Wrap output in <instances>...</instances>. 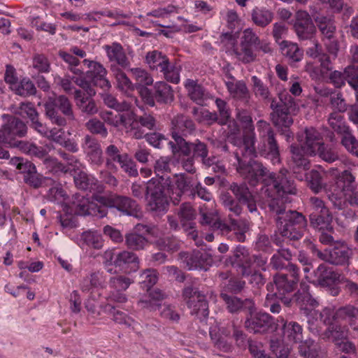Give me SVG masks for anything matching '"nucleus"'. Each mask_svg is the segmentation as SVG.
Instances as JSON below:
<instances>
[{
  "label": "nucleus",
  "instance_id": "30",
  "mask_svg": "<svg viewBox=\"0 0 358 358\" xmlns=\"http://www.w3.org/2000/svg\"><path fill=\"white\" fill-rule=\"evenodd\" d=\"M103 49L106 51L109 61L115 62L122 67L129 65L128 59L120 43H113L110 45H105Z\"/></svg>",
  "mask_w": 358,
  "mask_h": 358
},
{
  "label": "nucleus",
  "instance_id": "60",
  "mask_svg": "<svg viewBox=\"0 0 358 358\" xmlns=\"http://www.w3.org/2000/svg\"><path fill=\"white\" fill-rule=\"evenodd\" d=\"M102 98L107 106L117 111H127L130 110L131 104L129 103L127 101L118 103L117 99L111 94L104 93L102 94Z\"/></svg>",
  "mask_w": 358,
  "mask_h": 358
},
{
  "label": "nucleus",
  "instance_id": "22",
  "mask_svg": "<svg viewBox=\"0 0 358 358\" xmlns=\"http://www.w3.org/2000/svg\"><path fill=\"white\" fill-rule=\"evenodd\" d=\"M352 249L345 242H337L330 250V263L343 265L352 257Z\"/></svg>",
  "mask_w": 358,
  "mask_h": 358
},
{
  "label": "nucleus",
  "instance_id": "28",
  "mask_svg": "<svg viewBox=\"0 0 358 358\" xmlns=\"http://www.w3.org/2000/svg\"><path fill=\"white\" fill-rule=\"evenodd\" d=\"M105 280L100 272L92 273L84 277L80 283L82 292L87 294H93L96 289L104 286Z\"/></svg>",
  "mask_w": 358,
  "mask_h": 358
},
{
  "label": "nucleus",
  "instance_id": "8",
  "mask_svg": "<svg viewBox=\"0 0 358 358\" xmlns=\"http://www.w3.org/2000/svg\"><path fill=\"white\" fill-rule=\"evenodd\" d=\"M237 118L243 124L245 129L243 139L241 140V138L229 136V141L238 147L235 154L238 152L240 159H241L240 155L243 158H250L254 156L255 152V134L253 132L254 127L252 124V117L248 111L240 110L237 113Z\"/></svg>",
  "mask_w": 358,
  "mask_h": 358
},
{
  "label": "nucleus",
  "instance_id": "42",
  "mask_svg": "<svg viewBox=\"0 0 358 358\" xmlns=\"http://www.w3.org/2000/svg\"><path fill=\"white\" fill-rule=\"evenodd\" d=\"M282 331L284 338L290 342H300L303 338L302 327L296 322L285 323Z\"/></svg>",
  "mask_w": 358,
  "mask_h": 358
},
{
  "label": "nucleus",
  "instance_id": "31",
  "mask_svg": "<svg viewBox=\"0 0 358 358\" xmlns=\"http://www.w3.org/2000/svg\"><path fill=\"white\" fill-rule=\"evenodd\" d=\"M337 322L331 321L329 323H324L328 325L324 333L325 337L331 339L335 344L342 340L347 339L349 332L348 328L346 326L339 324Z\"/></svg>",
  "mask_w": 358,
  "mask_h": 358
},
{
  "label": "nucleus",
  "instance_id": "15",
  "mask_svg": "<svg viewBox=\"0 0 358 358\" xmlns=\"http://www.w3.org/2000/svg\"><path fill=\"white\" fill-rule=\"evenodd\" d=\"M299 281V269L294 264H289L286 273H279L273 277L274 285L280 296L294 291Z\"/></svg>",
  "mask_w": 358,
  "mask_h": 358
},
{
  "label": "nucleus",
  "instance_id": "36",
  "mask_svg": "<svg viewBox=\"0 0 358 358\" xmlns=\"http://www.w3.org/2000/svg\"><path fill=\"white\" fill-rule=\"evenodd\" d=\"M321 69L315 68L312 63H307L306 65V71L309 73L313 79H319L321 76L327 73L331 69V64L329 57L323 53L319 57Z\"/></svg>",
  "mask_w": 358,
  "mask_h": 358
},
{
  "label": "nucleus",
  "instance_id": "64",
  "mask_svg": "<svg viewBox=\"0 0 358 358\" xmlns=\"http://www.w3.org/2000/svg\"><path fill=\"white\" fill-rule=\"evenodd\" d=\"M32 66L39 73H48L50 69V63L44 55L37 54L33 57Z\"/></svg>",
  "mask_w": 358,
  "mask_h": 358
},
{
  "label": "nucleus",
  "instance_id": "55",
  "mask_svg": "<svg viewBox=\"0 0 358 358\" xmlns=\"http://www.w3.org/2000/svg\"><path fill=\"white\" fill-rule=\"evenodd\" d=\"M115 76L117 81V88L129 96L130 92L134 90V85L132 84L129 78L121 70H117L115 72Z\"/></svg>",
  "mask_w": 358,
  "mask_h": 358
},
{
  "label": "nucleus",
  "instance_id": "20",
  "mask_svg": "<svg viewBox=\"0 0 358 358\" xmlns=\"http://www.w3.org/2000/svg\"><path fill=\"white\" fill-rule=\"evenodd\" d=\"M172 125V137L174 140V142L169 141L167 143L171 148L172 152L175 154L177 152L178 147L176 143V138L174 137L175 134L178 136H181L180 134L185 135L186 133L190 132L194 129V124L193 122L188 117L182 115H178L173 119Z\"/></svg>",
  "mask_w": 358,
  "mask_h": 358
},
{
  "label": "nucleus",
  "instance_id": "17",
  "mask_svg": "<svg viewBox=\"0 0 358 358\" xmlns=\"http://www.w3.org/2000/svg\"><path fill=\"white\" fill-rule=\"evenodd\" d=\"M83 63L89 69L86 72V78L94 85L103 90H108L111 87L110 83L106 78L107 70L101 64L86 59L83 60Z\"/></svg>",
  "mask_w": 358,
  "mask_h": 358
},
{
  "label": "nucleus",
  "instance_id": "25",
  "mask_svg": "<svg viewBox=\"0 0 358 358\" xmlns=\"http://www.w3.org/2000/svg\"><path fill=\"white\" fill-rule=\"evenodd\" d=\"M303 167L297 168L293 164V172L296 175V178L299 180L306 179L310 185L311 189L317 193L322 187V178L320 173L317 171L312 170L309 173H307Z\"/></svg>",
  "mask_w": 358,
  "mask_h": 358
},
{
  "label": "nucleus",
  "instance_id": "16",
  "mask_svg": "<svg viewBox=\"0 0 358 358\" xmlns=\"http://www.w3.org/2000/svg\"><path fill=\"white\" fill-rule=\"evenodd\" d=\"M176 143L177 145V152H180L185 157H188L193 152L194 157H199L202 159L203 163L210 166L213 163L210 158H206L208 150L206 145L196 140L194 143H189L182 136H178L175 134Z\"/></svg>",
  "mask_w": 358,
  "mask_h": 358
},
{
  "label": "nucleus",
  "instance_id": "1",
  "mask_svg": "<svg viewBox=\"0 0 358 358\" xmlns=\"http://www.w3.org/2000/svg\"><path fill=\"white\" fill-rule=\"evenodd\" d=\"M309 285L301 282L300 289L296 294V299L302 313L307 317L309 327H317L320 322L329 323L331 321H346L354 329L358 330V308L347 305L334 310L330 307L322 311L315 310L317 301L308 292Z\"/></svg>",
  "mask_w": 358,
  "mask_h": 358
},
{
  "label": "nucleus",
  "instance_id": "58",
  "mask_svg": "<svg viewBox=\"0 0 358 358\" xmlns=\"http://www.w3.org/2000/svg\"><path fill=\"white\" fill-rule=\"evenodd\" d=\"M46 197L47 199L51 202L62 205L65 203L67 195L61 185H57L48 190Z\"/></svg>",
  "mask_w": 358,
  "mask_h": 358
},
{
  "label": "nucleus",
  "instance_id": "34",
  "mask_svg": "<svg viewBox=\"0 0 358 358\" xmlns=\"http://www.w3.org/2000/svg\"><path fill=\"white\" fill-rule=\"evenodd\" d=\"M93 96H85L80 90H75V99L76 105L82 110L89 115H94L98 112V108L92 99Z\"/></svg>",
  "mask_w": 358,
  "mask_h": 358
},
{
  "label": "nucleus",
  "instance_id": "45",
  "mask_svg": "<svg viewBox=\"0 0 358 358\" xmlns=\"http://www.w3.org/2000/svg\"><path fill=\"white\" fill-rule=\"evenodd\" d=\"M69 70L75 75L72 80L78 86L82 87L90 96H94L96 92L83 76V71L77 67V66H69Z\"/></svg>",
  "mask_w": 358,
  "mask_h": 358
},
{
  "label": "nucleus",
  "instance_id": "39",
  "mask_svg": "<svg viewBox=\"0 0 358 358\" xmlns=\"http://www.w3.org/2000/svg\"><path fill=\"white\" fill-rule=\"evenodd\" d=\"M299 352L305 358H320L324 355L320 344L313 340H306L301 343Z\"/></svg>",
  "mask_w": 358,
  "mask_h": 358
},
{
  "label": "nucleus",
  "instance_id": "12",
  "mask_svg": "<svg viewBox=\"0 0 358 358\" xmlns=\"http://www.w3.org/2000/svg\"><path fill=\"white\" fill-rule=\"evenodd\" d=\"M26 133V124L20 120L11 117L0 129V143L18 148L20 141H15V138L22 137Z\"/></svg>",
  "mask_w": 358,
  "mask_h": 358
},
{
  "label": "nucleus",
  "instance_id": "3",
  "mask_svg": "<svg viewBox=\"0 0 358 358\" xmlns=\"http://www.w3.org/2000/svg\"><path fill=\"white\" fill-rule=\"evenodd\" d=\"M236 158L238 162L237 171L250 185H255L259 181L263 180L266 185L268 187L266 191L269 189L275 191L277 195L270 202L274 199H279L280 205L281 202L285 204L283 199L285 194H296V187L293 181L287 178L286 176L287 171L286 170L280 171L277 176L270 173L267 176L266 169L264 167L262 164L252 160H250L245 164V160L239 158L238 152L236 153Z\"/></svg>",
  "mask_w": 358,
  "mask_h": 358
},
{
  "label": "nucleus",
  "instance_id": "18",
  "mask_svg": "<svg viewBox=\"0 0 358 358\" xmlns=\"http://www.w3.org/2000/svg\"><path fill=\"white\" fill-rule=\"evenodd\" d=\"M257 131L262 138L267 137L268 146L266 157L270 159L273 164L280 162V154L277 142L274 138L273 131L268 123L259 120L257 124Z\"/></svg>",
  "mask_w": 358,
  "mask_h": 358
},
{
  "label": "nucleus",
  "instance_id": "41",
  "mask_svg": "<svg viewBox=\"0 0 358 358\" xmlns=\"http://www.w3.org/2000/svg\"><path fill=\"white\" fill-rule=\"evenodd\" d=\"M145 60L150 69L153 70L159 69L160 71L166 68L169 62L166 56L157 50L148 52Z\"/></svg>",
  "mask_w": 358,
  "mask_h": 358
},
{
  "label": "nucleus",
  "instance_id": "19",
  "mask_svg": "<svg viewBox=\"0 0 358 358\" xmlns=\"http://www.w3.org/2000/svg\"><path fill=\"white\" fill-rule=\"evenodd\" d=\"M294 29L300 40H310L315 33V27L311 17L304 10H299L296 13Z\"/></svg>",
  "mask_w": 358,
  "mask_h": 358
},
{
  "label": "nucleus",
  "instance_id": "27",
  "mask_svg": "<svg viewBox=\"0 0 358 358\" xmlns=\"http://www.w3.org/2000/svg\"><path fill=\"white\" fill-rule=\"evenodd\" d=\"M306 278L313 283L321 286H329L336 279V274L324 264H320L313 272V278L306 275Z\"/></svg>",
  "mask_w": 358,
  "mask_h": 358
},
{
  "label": "nucleus",
  "instance_id": "24",
  "mask_svg": "<svg viewBox=\"0 0 358 358\" xmlns=\"http://www.w3.org/2000/svg\"><path fill=\"white\" fill-rule=\"evenodd\" d=\"M123 113H118L114 114L113 112L106 111L101 114V118L108 124L114 127L123 126L128 129V125H131L134 119V113L129 110L122 111Z\"/></svg>",
  "mask_w": 358,
  "mask_h": 358
},
{
  "label": "nucleus",
  "instance_id": "54",
  "mask_svg": "<svg viewBox=\"0 0 358 358\" xmlns=\"http://www.w3.org/2000/svg\"><path fill=\"white\" fill-rule=\"evenodd\" d=\"M316 21L318 23V27L327 39H332L336 31V26L334 21L326 17H317Z\"/></svg>",
  "mask_w": 358,
  "mask_h": 358
},
{
  "label": "nucleus",
  "instance_id": "43",
  "mask_svg": "<svg viewBox=\"0 0 358 358\" xmlns=\"http://www.w3.org/2000/svg\"><path fill=\"white\" fill-rule=\"evenodd\" d=\"M357 73V69L354 66L346 67L343 72L334 71L330 73L329 79L336 87H341L345 85V81L349 83V79L352 77L353 73Z\"/></svg>",
  "mask_w": 358,
  "mask_h": 358
},
{
  "label": "nucleus",
  "instance_id": "23",
  "mask_svg": "<svg viewBox=\"0 0 358 358\" xmlns=\"http://www.w3.org/2000/svg\"><path fill=\"white\" fill-rule=\"evenodd\" d=\"M272 323V318L266 313H258L252 315L245 321V327L253 333H262L266 330Z\"/></svg>",
  "mask_w": 358,
  "mask_h": 358
},
{
  "label": "nucleus",
  "instance_id": "49",
  "mask_svg": "<svg viewBox=\"0 0 358 358\" xmlns=\"http://www.w3.org/2000/svg\"><path fill=\"white\" fill-rule=\"evenodd\" d=\"M17 94L22 96H28L36 93V89L29 78H24L19 83L10 87Z\"/></svg>",
  "mask_w": 358,
  "mask_h": 358
},
{
  "label": "nucleus",
  "instance_id": "26",
  "mask_svg": "<svg viewBox=\"0 0 358 358\" xmlns=\"http://www.w3.org/2000/svg\"><path fill=\"white\" fill-rule=\"evenodd\" d=\"M74 182L76 187L80 189L89 190L90 192H101L103 187L98 180L92 176H89L84 171H78L75 173Z\"/></svg>",
  "mask_w": 358,
  "mask_h": 358
},
{
  "label": "nucleus",
  "instance_id": "53",
  "mask_svg": "<svg viewBox=\"0 0 358 358\" xmlns=\"http://www.w3.org/2000/svg\"><path fill=\"white\" fill-rule=\"evenodd\" d=\"M252 17L257 25L265 27L272 21L273 14L268 10L255 8L252 10Z\"/></svg>",
  "mask_w": 358,
  "mask_h": 358
},
{
  "label": "nucleus",
  "instance_id": "51",
  "mask_svg": "<svg viewBox=\"0 0 358 358\" xmlns=\"http://www.w3.org/2000/svg\"><path fill=\"white\" fill-rule=\"evenodd\" d=\"M105 311L113 316V319L115 322L120 324H124L127 327H134L136 323L133 319L124 313L115 310L110 304H107L105 306Z\"/></svg>",
  "mask_w": 358,
  "mask_h": 358
},
{
  "label": "nucleus",
  "instance_id": "47",
  "mask_svg": "<svg viewBox=\"0 0 358 358\" xmlns=\"http://www.w3.org/2000/svg\"><path fill=\"white\" fill-rule=\"evenodd\" d=\"M232 51L236 58L244 64L251 63L256 59V54L249 45L240 43V45L234 48Z\"/></svg>",
  "mask_w": 358,
  "mask_h": 358
},
{
  "label": "nucleus",
  "instance_id": "9",
  "mask_svg": "<svg viewBox=\"0 0 358 358\" xmlns=\"http://www.w3.org/2000/svg\"><path fill=\"white\" fill-rule=\"evenodd\" d=\"M165 184L154 178L150 180L146 186L148 208L151 211L164 212L169 206L171 194Z\"/></svg>",
  "mask_w": 358,
  "mask_h": 358
},
{
  "label": "nucleus",
  "instance_id": "59",
  "mask_svg": "<svg viewBox=\"0 0 358 358\" xmlns=\"http://www.w3.org/2000/svg\"><path fill=\"white\" fill-rule=\"evenodd\" d=\"M130 71L137 85L145 87L152 84L153 78L145 69L133 68L131 69Z\"/></svg>",
  "mask_w": 358,
  "mask_h": 358
},
{
  "label": "nucleus",
  "instance_id": "62",
  "mask_svg": "<svg viewBox=\"0 0 358 358\" xmlns=\"http://www.w3.org/2000/svg\"><path fill=\"white\" fill-rule=\"evenodd\" d=\"M161 72L163 73L165 79L174 84L180 82V72L181 67L178 64H171L169 62L167 64L166 68H164Z\"/></svg>",
  "mask_w": 358,
  "mask_h": 358
},
{
  "label": "nucleus",
  "instance_id": "11",
  "mask_svg": "<svg viewBox=\"0 0 358 358\" xmlns=\"http://www.w3.org/2000/svg\"><path fill=\"white\" fill-rule=\"evenodd\" d=\"M310 203L312 210L310 215L311 225L318 230L328 229L332 216L324 201L317 196H312L310 198Z\"/></svg>",
  "mask_w": 358,
  "mask_h": 358
},
{
  "label": "nucleus",
  "instance_id": "63",
  "mask_svg": "<svg viewBox=\"0 0 358 358\" xmlns=\"http://www.w3.org/2000/svg\"><path fill=\"white\" fill-rule=\"evenodd\" d=\"M230 189L241 203L244 201H248L252 196L245 184L238 185L237 183H233L231 185Z\"/></svg>",
  "mask_w": 358,
  "mask_h": 358
},
{
  "label": "nucleus",
  "instance_id": "10",
  "mask_svg": "<svg viewBox=\"0 0 358 358\" xmlns=\"http://www.w3.org/2000/svg\"><path fill=\"white\" fill-rule=\"evenodd\" d=\"M106 269L112 273L113 269L110 266L114 265L120 271L127 272V269L131 266V271H136L139 268V259L134 252L123 250L115 252L113 250H108L103 254Z\"/></svg>",
  "mask_w": 358,
  "mask_h": 358
},
{
  "label": "nucleus",
  "instance_id": "40",
  "mask_svg": "<svg viewBox=\"0 0 358 358\" xmlns=\"http://www.w3.org/2000/svg\"><path fill=\"white\" fill-rule=\"evenodd\" d=\"M155 98L160 103H170L173 100V92L171 87L165 82L159 81L155 84Z\"/></svg>",
  "mask_w": 358,
  "mask_h": 358
},
{
  "label": "nucleus",
  "instance_id": "56",
  "mask_svg": "<svg viewBox=\"0 0 358 358\" xmlns=\"http://www.w3.org/2000/svg\"><path fill=\"white\" fill-rule=\"evenodd\" d=\"M125 241L127 247L134 250H142L148 245V241L144 236L135 233L127 235Z\"/></svg>",
  "mask_w": 358,
  "mask_h": 358
},
{
  "label": "nucleus",
  "instance_id": "61",
  "mask_svg": "<svg viewBox=\"0 0 358 358\" xmlns=\"http://www.w3.org/2000/svg\"><path fill=\"white\" fill-rule=\"evenodd\" d=\"M45 110L46 116L52 124L58 126H65L66 124V119L58 114L53 103L50 102L45 103Z\"/></svg>",
  "mask_w": 358,
  "mask_h": 358
},
{
  "label": "nucleus",
  "instance_id": "35",
  "mask_svg": "<svg viewBox=\"0 0 358 358\" xmlns=\"http://www.w3.org/2000/svg\"><path fill=\"white\" fill-rule=\"evenodd\" d=\"M212 259L208 254L199 250L194 251V254L187 260V265L189 270L203 269L207 270L210 266Z\"/></svg>",
  "mask_w": 358,
  "mask_h": 358
},
{
  "label": "nucleus",
  "instance_id": "52",
  "mask_svg": "<svg viewBox=\"0 0 358 358\" xmlns=\"http://www.w3.org/2000/svg\"><path fill=\"white\" fill-rule=\"evenodd\" d=\"M82 240L89 247L94 249H101L103 245L101 235L96 231H87L82 234Z\"/></svg>",
  "mask_w": 358,
  "mask_h": 358
},
{
  "label": "nucleus",
  "instance_id": "2",
  "mask_svg": "<svg viewBox=\"0 0 358 358\" xmlns=\"http://www.w3.org/2000/svg\"><path fill=\"white\" fill-rule=\"evenodd\" d=\"M107 208H115L123 213L138 216L140 208L135 201L126 196L96 195L92 200L84 195L76 194L70 206V213L78 215H92L103 217L107 215Z\"/></svg>",
  "mask_w": 358,
  "mask_h": 358
},
{
  "label": "nucleus",
  "instance_id": "44",
  "mask_svg": "<svg viewBox=\"0 0 358 358\" xmlns=\"http://www.w3.org/2000/svg\"><path fill=\"white\" fill-rule=\"evenodd\" d=\"M52 145H46L44 148L38 147L34 143L26 141H20L18 148L23 152L34 155L38 158L44 157L52 149Z\"/></svg>",
  "mask_w": 358,
  "mask_h": 358
},
{
  "label": "nucleus",
  "instance_id": "37",
  "mask_svg": "<svg viewBox=\"0 0 358 358\" xmlns=\"http://www.w3.org/2000/svg\"><path fill=\"white\" fill-rule=\"evenodd\" d=\"M280 47L282 54L291 62H299L303 58V50L296 43L283 41L280 43Z\"/></svg>",
  "mask_w": 358,
  "mask_h": 358
},
{
  "label": "nucleus",
  "instance_id": "57",
  "mask_svg": "<svg viewBox=\"0 0 358 358\" xmlns=\"http://www.w3.org/2000/svg\"><path fill=\"white\" fill-rule=\"evenodd\" d=\"M170 171V160L168 157H162L156 161L155 164V172L159 178H155V180H159L162 183L166 184L167 180L164 179L163 174Z\"/></svg>",
  "mask_w": 358,
  "mask_h": 358
},
{
  "label": "nucleus",
  "instance_id": "29",
  "mask_svg": "<svg viewBox=\"0 0 358 358\" xmlns=\"http://www.w3.org/2000/svg\"><path fill=\"white\" fill-rule=\"evenodd\" d=\"M224 83L230 95L237 99H247L249 95L245 83L241 80H236L234 77L229 75Z\"/></svg>",
  "mask_w": 358,
  "mask_h": 358
},
{
  "label": "nucleus",
  "instance_id": "7",
  "mask_svg": "<svg viewBox=\"0 0 358 358\" xmlns=\"http://www.w3.org/2000/svg\"><path fill=\"white\" fill-rule=\"evenodd\" d=\"M298 140L301 143V149L294 145L291 146L292 162L297 168L303 167L306 170L309 169V162L302 152L308 155H317L323 144L321 134L311 127L306 129L302 134L298 135Z\"/></svg>",
  "mask_w": 358,
  "mask_h": 358
},
{
  "label": "nucleus",
  "instance_id": "46",
  "mask_svg": "<svg viewBox=\"0 0 358 358\" xmlns=\"http://www.w3.org/2000/svg\"><path fill=\"white\" fill-rule=\"evenodd\" d=\"M221 297L225 301L227 308L231 313L237 312L243 306H248L251 309L253 306V303L250 299H246L243 302L236 296H231L224 293L221 294Z\"/></svg>",
  "mask_w": 358,
  "mask_h": 358
},
{
  "label": "nucleus",
  "instance_id": "32",
  "mask_svg": "<svg viewBox=\"0 0 358 358\" xmlns=\"http://www.w3.org/2000/svg\"><path fill=\"white\" fill-rule=\"evenodd\" d=\"M165 294L159 289H156L150 292L148 296H145L138 301L141 308L154 311L161 305V301L164 299Z\"/></svg>",
  "mask_w": 358,
  "mask_h": 358
},
{
  "label": "nucleus",
  "instance_id": "38",
  "mask_svg": "<svg viewBox=\"0 0 358 358\" xmlns=\"http://www.w3.org/2000/svg\"><path fill=\"white\" fill-rule=\"evenodd\" d=\"M184 85L189 98L197 104L202 105L206 99L203 87L195 80L191 79H187Z\"/></svg>",
  "mask_w": 358,
  "mask_h": 358
},
{
  "label": "nucleus",
  "instance_id": "6",
  "mask_svg": "<svg viewBox=\"0 0 358 358\" xmlns=\"http://www.w3.org/2000/svg\"><path fill=\"white\" fill-rule=\"evenodd\" d=\"M279 99L280 103L275 100H273L271 103V108L273 110L271 117L273 124L282 130L283 128H289L293 123L290 114H296L299 110L300 106H304V105H300L299 101H296L287 92L280 93ZM284 135L287 141L293 138L292 134L287 129L284 131Z\"/></svg>",
  "mask_w": 358,
  "mask_h": 358
},
{
  "label": "nucleus",
  "instance_id": "21",
  "mask_svg": "<svg viewBox=\"0 0 358 358\" xmlns=\"http://www.w3.org/2000/svg\"><path fill=\"white\" fill-rule=\"evenodd\" d=\"M82 148L87 160L93 165L100 166L103 162L102 150L99 142L89 135L83 140Z\"/></svg>",
  "mask_w": 358,
  "mask_h": 358
},
{
  "label": "nucleus",
  "instance_id": "13",
  "mask_svg": "<svg viewBox=\"0 0 358 358\" xmlns=\"http://www.w3.org/2000/svg\"><path fill=\"white\" fill-rule=\"evenodd\" d=\"M183 296L186 300L191 314L196 315L200 320L206 319L209 313L208 305L204 295L191 287L183 290Z\"/></svg>",
  "mask_w": 358,
  "mask_h": 358
},
{
  "label": "nucleus",
  "instance_id": "50",
  "mask_svg": "<svg viewBox=\"0 0 358 358\" xmlns=\"http://www.w3.org/2000/svg\"><path fill=\"white\" fill-rule=\"evenodd\" d=\"M328 122L329 126L337 133L343 134L344 136L350 134L341 114L336 112L331 113Z\"/></svg>",
  "mask_w": 358,
  "mask_h": 358
},
{
  "label": "nucleus",
  "instance_id": "33",
  "mask_svg": "<svg viewBox=\"0 0 358 358\" xmlns=\"http://www.w3.org/2000/svg\"><path fill=\"white\" fill-rule=\"evenodd\" d=\"M209 332L210 338L217 348L224 352L230 350L231 346L227 342L230 331H226L224 329L221 331L217 326H213L210 328Z\"/></svg>",
  "mask_w": 358,
  "mask_h": 358
},
{
  "label": "nucleus",
  "instance_id": "4",
  "mask_svg": "<svg viewBox=\"0 0 358 358\" xmlns=\"http://www.w3.org/2000/svg\"><path fill=\"white\" fill-rule=\"evenodd\" d=\"M270 210L278 215L276 225L278 231L289 240H299L303 234L306 220L300 213L294 210L285 212V204L279 199H274L268 204Z\"/></svg>",
  "mask_w": 358,
  "mask_h": 358
},
{
  "label": "nucleus",
  "instance_id": "5",
  "mask_svg": "<svg viewBox=\"0 0 358 358\" xmlns=\"http://www.w3.org/2000/svg\"><path fill=\"white\" fill-rule=\"evenodd\" d=\"M355 177L349 171H344L335 182L327 185L325 192L335 207L342 209L346 202L358 207V192L355 191Z\"/></svg>",
  "mask_w": 358,
  "mask_h": 358
},
{
  "label": "nucleus",
  "instance_id": "48",
  "mask_svg": "<svg viewBox=\"0 0 358 358\" xmlns=\"http://www.w3.org/2000/svg\"><path fill=\"white\" fill-rule=\"evenodd\" d=\"M231 215H229L230 225L229 229L231 231H234L236 235V238L240 242H243L245 240V234L249 229V224L246 220H235L231 217Z\"/></svg>",
  "mask_w": 358,
  "mask_h": 358
},
{
  "label": "nucleus",
  "instance_id": "14",
  "mask_svg": "<svg viewBox=\"0 0 358 358\" xmlns=\"http://www.w3.org/2000/svg\"><path fill=\"white\" fill-rule=\"evenodd\" d=\"M196 179L185 174L176 175L173 181L166 187L169 189L170 198L174 203H178L182 196L191 197L193 195Z\"/></svg>",
  "mask_w": 358,
  "mask_h": 358
}]
</instances>
